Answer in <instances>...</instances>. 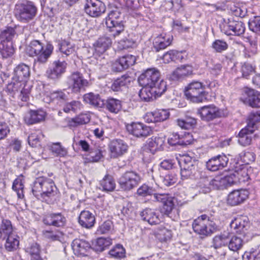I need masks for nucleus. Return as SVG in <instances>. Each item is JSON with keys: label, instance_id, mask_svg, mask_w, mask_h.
Here are the masks:
<instances>
[{"label": "nucleus", "instance_id": "8fccbe9b", "mask_svg": "<svg viewBox=\"0 0 260 260\" xmlns=\"http://www.w3.org/2000/svg\"><path fill=\"white\" fill-rule=\"evenodd\" d=\"M177 125L183 129H189L192 128L197 124V119L190 116H185L184 118L177 119Z\"/></svg>", "mask_w": 260, "mask_h": 260}, {"label": "nucleus", "instance_id": "a18cd8bd", "mask_svg": "<svg viewBox=\"0 0 260 260\" xmlns=\"http://www.w3.org/2000/svg\"><path fill=\"white\" fill-rule=\"evenodd\" d=\"M246 41L248 42L249 48H245L244 50V54L245 57L250 58L255 55L257 52V40L252 39L251 36H248L245 38Z\"/></svg>", "mask_w": 260, "mask_h": 260}, {"label": "nucleus", "instance_id": "6ab92c4d", "mask_svg": "<svg viewBox=\"0 0 260 260\" xmlns=\"http://www.w3.org/2000/svg\"><path fill=\"white\" fill-rule=\"evenodd\" d=\"M46 116V112L42 109L29 110L24 115L23 120L25 124L30 125L44 121Z\"/></svg>", "mask_w": 260, "mask_h": 260}, {"label": "nucleus", "instance_id": "4c0bfd02", "mask_svg": "<svg viewBox=\"0 0 260 260\" xmlns=\"http://www.w3.org/2000/svg\"><path fill=\"white\" fill-rule=\"evenodd\" d=\"M17 25L13 27L7 26L5 29L0 30V42L12 43L13 39L17 36Z\"/></svg>", "mask_w": 260, "mask_h": 260}, {"label": "nucleus", "instance_id": "4468645a", "mask_svg": "<svg viewBox=\"0 0 260 260\" xmlns=\"http://www.w3.org/2000/svg\"><path fill=\"white\" fill-rule=\"evenodd\" d=\"M240 100L252 108H260V92L248 87H244Z\"/></svg>", "mask_w": 260, "mask_h": 260}, {"label": "nucleus", "instance_id": "c756f323", "mask_svg": "<svg viewBox=\"0 0 260 260\" xmlns=\"http://www.w3.org/2000/svg\"><path fill=\"white\" fill-rule=\"evenodd\" d=\"M166 137L162 135L153 136L146 141V146L151 152L162 150L165 145Z\"/></svg>", "mask_w": 260, "mask_h": 260}, {"label": "nucleus", "instance_id": "e2e57ef3", "mask_svg": "<svg viewBox=\"0 0 260 260\" xmlns=\"http://www.w3.org/2000/svg\"><path fill=\"white\" fill-rule=\"evenodd\" d=\"M11 234H13L11 222L8 219H3L0 226V238L3 235L6 237Z\"/></svg>", "mask_w": 260, "mask_h": 260}, {"label": "nucleus", "instance_id": "4d7b16f0", "mask_svg": "<svg viewBox=\"0 0 260 260\" xmlns=\"http://www.w3.org/2000/svg\"><path fill=\"white\" fill-rule=\"evenodd\" d=\"M231 178V176H226L224 177L216 176L210 181V185L214 189H220L225 186L226 182L229 181Z\"/></svg>", "mask_w": 260, "mask_h": 260}, {"label": "nucleus", "instance_id": "39448f33", "mask_svg": "<svg viewBox=\"0 0 260 260\" xmlns=\"http://www.w3.org/2000/svg\"><path fill=\"white\" fill-rule=\"evenodd\" d=\"M154 198L162 205L161 212L164 215L175 220L179 214L176 212L174 198L168 193H154Z\"/></svg>", "mask_w": 260, "mask_h": 260}, {"label": "nucleus", "instance_id": "6e6552de", "mask_svg": "<svg viewBox=\"0 0 260 260\" xmlns=\"http://www.w3.org/2000/svg\"><path fill=\"white\" fill-rule=\"evenodd\" d=\"M141 181L140 175L133 171H127L122 173L118 180L120 188L123 191H129L136 187Z\"/></svg>", "mask_w": 260, "mask_h": 260}, {"label": "nucleus", "instance_id": "7ed1b4c3", "mask_svg": "<svg viewBox=\"0 0 260 260\" xmlns=\"http://www.w3.org/2000/svg\"><path fill=\"white\" fill-rule=\"evenodd\" d=\"M13 13L17 21L28 23L36 17L38 8L32 1L19 0L15 5Z\"/></svg>", "mask_w": 260, "mask_h": 260}, {"label": "nucleus", "instance_id": "20e7f679", "mask_svg": "<svg viewBox=\"0 0 260 260\" xmlns=\"http://www.w3.org/2000/svg\"><path fill=\"white\" fill-rule=\"evenodd\" d=\"M54 49V47L50 42L46 45L38 40H31L26 47V53L30 57H36V60L42 63L47 62L50 57Z\"/></svg>", "mask_w": 260, "mask_h": 260}, {"label": "nucleus", "instance_id": "f704fd0d", "mask_svg": "<svg viewBox=\"0 0 260 260\" xmlns=\"http://www.w3.org/2000/svg\"><path fill=\"white\" fill-rule=\"evenodd\" d=\"M183 52L185 51L170 50L163 54L161 59L165 63L176 61L182 62L185 58L182 54Z\"/></svg>", "mask_w": 260, "mask_h": 260}, {"label": "nucleus", "instance_id": "423d86ee", "mask_svg": "<svg viewBox=\"0 0 260 260\" xmlns=\"http://www.w3.org/2000/svg\"><path fill=\"white\" fill-rule=\"evenodd\" d=\"M197 114L199 115L202 120L210 122L217 118L226 117L228 112L226 109H220L211 104L199 108Z\"/></svg>", "mask_w": 260, "mask_h": 260}, {"label": "nucleus", "instance_id": "3c124183", "mask_svg": "<svg viewBox=\"0 0 260 260\" xmlns=\"http://www.w3.org/2000/svg\"><path fill=\"white\" fill-rule=\"evenodd\" d=\"M143 87L140 90L139 95L140 99L144 102H150L153 98H156L152 87L149 86H142Z\"/></svg>", "mask_w": 260, "mask_h": 260}, {"label": "nucleus", "instance_id": "58836bf2", "mask_svg": "<svg viewBox=\"0 0 260 260\" xmlns=\"http://www.w3.org/2000/svg\"><path fill=\"white\" fill-rule=\"evenodd\" d=\"M253 173V169L251 167H243L236 171L235 174L231 176H234L238 179L240 183L245 182L250 179Z\"/></svg>", "mask_w": 260, "mask_h": 260}, {"label": "nucleus", "instance_id": "f257e3e1", "mask_svg": "<svg viewBox=\"0 0 260 260\" xmlns=\"http://www.w3.org/2000/svg\"><path fill=\"white\" fill-rule=\"evenodd\" d=\"M218 86L215 80L209 81L206 85L199 80H193L185 86L184 95L190 102L202 103L208 101L209 97L214 96Z\"/></svg>", "mask_w": 260, "mask_h": 260}, {"label": "nucleus", "instance_id": "f03ea898", "mask_svg": "<svg viewBox=\"0 0 260 260\" xmlns=\"http://www.w3.org/2000/svg\"><path fill=\"white\" fill-rule=\"evenodd\" d=\"M31 192L38 199L48 204L56 200L58 189L54 181L47 177L41 176L36 178L31 185Z\"/></svg>", "mask_w": 260, "mask_h": 260}, {"label": "nucleus", "instance_id": "ddd939ff", "mask_svg": "<svg viewBox=\"0 0 260 260\" xmlns=\"http://www.w3.org/2000/svg\"><path fill=\"white\" fill-rule=\"evenodd\" d=\"M160 79V73L156 68H149L139 77L138 81L141 86L152 87Z\"/></svg>", "mask_w": 260, "mask_h": 260}, {"label": "nucleus", "instance_id": "2eb2a0df", "mask_svg": "<svg viewBox=\"0 0 260 260\" xmlns=\"http://www.w3.org/2000/svg\"><path fill=\"white\" fill-rule=\"evenodd\" d=\"M222 31L227 36L236 35L240 36L244 33L245 25L241 21L229 19L228 23L224 25Z\"/></svg>", "mask_w": 260, "mask_h": 260}, {"label": "nucleus", "instance_id": "864d4df0", "mask_svg": "<svg viewBox=\"0 0 260 260\" xmlns=\"http://www.w3.org/2000/svg\"><path fill=\"white\" fill-rule=\"evenodd\" d=\"M156 236L160 242H167L172 238V231L165 227H160L156 232Z\"/></svg>", "mask_w": 260, "mask_h": 260}, {"label": "nucleus", "instance_id": "e433bc0d", "mask_svg": "<svg viewBox=\"0 0 260 260\" xmlns=\"http://www.w3.org/2000/svg\"><path fill=\"white\" fill-rule=\"evenodd\" d=\"M131 81L132 78L128 74H124L114 81L111 88L114 91H121L123 87H127Z\"/></svg>", "mask_w": 260, "mask_h": 260}, {"label": "nucleus", "instance_id": "bb28decb", "mask_svg": "<svg viewBox=\"0 0 260 260\" xmlns=\"http://www.w3.org/2000/svg\"><path fill=\"white\" fill-rule=\"evenodd\" d=\"M141 219L150 225H156L161 222V217L156 210L145 208L140 213Z\"/></svg>", "mask_w": 260, "mask_h": 260}, {"label": "nucleus", "instance_id": "37998d69", "mask_svg": "<svg viewBox=\"0 0 260 260\" xmlns=\"http://www.w3.org/2000/svg\"><path fill=\"white\" fill-rule=\"evenodd\" d=\"M49 150L55 156L65 157L68 155V149L60 142L52 143L49 146Z\"/></svg>", "mask_w": 260, "mask_h": 260}, {"label": "nucleus", "instance_id": "69168bd1", "mask_svg": "<svg viewBox=\"0 0 260 260\" xmlns=\"http://www.w3.org/2000/svg\"><path fill=\"white\" fill-rule=\"evenodd\" d=\"M152 88L155 94V96H160L167 89V82L164 80H160L159 81L155 83L154 86H152Z\"/></svg>", "mask_w": 260, "mask_h": 260}, {"label": "nucleus", "instance_id": "49530a36", "mask_svg": "<svg viewBox=\"0 0 260 260\" xmlns=\"http://www.w3.org/2000/svg\"><path fill=\"white\" fill-rule=\"evenodd\" d=\"M229 235L220 234L215 236L212 241V247L215 249L228 246Z\"/></svg>", "mask_w": 260, "mask_h": 260}, {"label": "nucleus", "instance_id": "a19ab883", "mask_svg": "<svg viewBox=\"0 0 260 260\" xmlns=\"http://www.w3.org/2000/svg\"><path fill=\"white\" fill-rule=\"evenodd\" d=\"M24 176L23 175L18 176L13 181L12 189L17 193L19 199L24 198Z\"/></svg>", "mask_w": 260, "mask_h": 260}, {"label": "nucleus", "instance_id": "774afa93", "mask_svg": "<svg viewBox=\"0 0 260 260\" xmlns=\"http://www.w3.org/2000/svg\"><path fill=\"white\" fill-rule=\"evenodd\" d=\"M248 123L247 125L253 127V129H256V123L260 122V110L251 112L248 117Z\"/></svg>", "mask_w": 260, "mask_h": 260}, {"label": "nucleus", "instance_id": "9b49d317", "mask_svg": "<svg viewBox=\"0 0 260 260\" xmlns=\"http://www.w3.org/2000/svg\"><path fill=\"white\" fill-rule=\"evenodd\" d=\"M84 10L92 17H99L105 13L106 6L101 0H85Z\"/></svg>", "mask_w": 260, "mask_h": 260}, {"label": "nucleus", "instance_id": "393cba45", "mask_svg": "<svg viewBox=\"0 0 260 260\" xmlns=\"http://www.w3.org/2000/svg\"><path fill=\"white\" fill-rule=\"evenodd\" d=\"M30 75V68L24 63L18 64L14 69L13 77L26 84Z\"/></svg>", "mask_w": 260, "mask_h": 260}, {"label": "nucleus", "instance_id": "c9c22d12", "mask_svg": "<svg viewBox=\"0 0 260 260\" xmlns=\"http://www.w3.org/2000/svg\"><path fill=\"white\" fill-rule=\"evenodd\" d=\"M112 45V40L109 37L104 36L98 39L94 45L95 52L100 55L103 54Z\"/></svg>", "mask_w": 260, "mask_h": 260}, {"label": "nucleus", "instance_id": "7c9ffc66", "mask_svg": "<svg viewBox=\"0 0 260 260\" xmlns=\"http://www.w3.org/2000/svg\"><path fill=\"white\" fill-rule=\"evenodd\" d=\"M90 118V116L88 113H81L73 118H67L65 120L67 126L72 128L88 123Z\"/></svg>", "mask_w": 260, "mask_h": 260}, {"label": "nucleus", "instance_id": "f8f14e48", "mask_svg": "<svg viewBox=\"0 0 260 260\" xmlns=\"http://www.w3.org/2000/svg\"><path fill=\"white\" fill-rule=\"evenodd\" d=\"M68 82L72 91L76 93L84 90L89 85L88 80L85 79L83 75L78 71L73 72L69 76Z\"/></svg>", "mask_w": 260, "mask_h": 260}, {"label": "nucleus", "instance_id": "aec40b11", "mask_svg": "<svg viewBox=\"0 0 260 260\" xmlns=\"http://www.w3.org/2000/svg\"><path fill=\"white\" fill-rule=\"evenodd\" d=\"M136 61L135 56L127 54L117 58L112 64V69L117 72H121L133 66Z\"/></svg>", "mask_w": 260, "mask_h": 260}, {"label": "nucleus", "instance_id": "0e129e2a", "mask_svg": "<svg viewBox=\"0 0 260 260\" xmlns=\"http://www.w3.org/2000/svg\"><path fill=\"white\" fill-rule=\"evenodd\" d=\"M111 35L114 38L118 36L124 30V25L123 22H118L117 23L112 24L111 25H107Z\"/></svg>", "mask_w": 260, "mask_h": 260}, {"label": "nucleus", "instance_id": "f3484780", "mask_svg": "<svg viewBox=\"0 0 260 260\" xmlns=\"http://www.w3.org/2000/svg\"><path fill=\"white\" fill-rule=\"evenodd\" d=\"M230 226L237 234L245 235L250 228V221L247 216L239 215L232 220Z\"/></svg>", "mask_w": 260, "mask_h": 260}, {"label": "nucleus", "instance_id": "de8ad7c7", "mask_svg": "<svg viewBox=\"0 0 260 260\" xmlns=\"http://www.w3.org/2000/svg\"><path fill=\"white\" fill-rule=\"evenodd\" d=\"M7 237L5 243L6 249L9 251L16 250L19 245V237L16 234H11Z\"/></svg>", "mask_w": 260, "mask_h": 260}, {"label": "nucleus", "instance_id": "b1692460", "mask_svg": "<svg viewBox=\"0 0 260 260\" xmlns=\"http://www.w3.org/2000/svg\"><path fill=\"white\" fill-rule=\"evenodd\" d=\"M228 161V158L224 154L218 155L209 159L206 162V167L211 171H216L225 167Z\"/></svg>", "mask_w": 260, "mask_h": 260}, {"label": "nucleus", "instance_id": "ea45409f", "mask_svg": "<svg viewBox=\"0 0 260 260\" xmlns=\"http://www.w3.org/2000/svg\"><path fill=\"white\" fill-rule=\"evenodd\" d=\"M115 187L116 184L113 177L108 174L100 181V189L103 191H112Z\"/></svg>", "mask_w": 260, "mask_h": 260}, {"label": "nucleus", "instance_id": "a211bd4d", "mask_svg": "<svg viewBox=\"0 0 260 260\" xmlns=\"http://www.w3.org/2000/svg\"><path fill=\"white\" fill-rule=\"evenodd\" d=\"M173 40L174 38L172 33L162 32L153 39V48L156 52L164 50L172 45Z\"/></svg>", "mask_w": 260, "mask_h": 260}, {"label": "nucleus", "instance_id": "680f3d73", "mask_svg": "<svg viewBox=\"0 0 260 260\" xmlns=\"http://www.w3.org/2000/svg\"><path fill=\"white\" fill-rule=\"evenodd\" d=\"M24 85H25V84L20 81L15 80L12 77L11 82L7 84L6 91L11 94H14Z\"/></svg>", "mask_w": 260, "mask_h": 260}, {"label": "nucleus", "instance_id": "cd10ccee", "mask_svg": "<svg viewBox=\"0 0 260 260\" xmlns=\"http://www.w3.org/2000/svg\"><path fill=\"white\" fill-rule=\"evenodd\" d=\"M192 66L188 64L181 65L177 67L171 74L172 80L178 81L193 74Z\"/></svg>", "mask_w": 260, "mask_h": 260}, {"label": "nucleus", "instance_id": "13d9d810", "mask_svg": "<svg viewBox=\"0 0 260 260\" xmlns=\"http://www.w3.org/2000/svg\"><path fill=\"white\" fill-rule=\"evenodd\" d=\"M108 254L112 258L121 259L125 256V249L122 245L118 244L109 250Z\"/></svg>", "mask_w": 260, "mask_h": 260}, {"label": "nucleus", "instance_id": "09e8293b", "mask_svg": "<svg viewBox=\"0 0 260 260\" xmlns=\"http://www.w3.org/2000/svg\"><path fill=\"white\" fill-rule=\"evenodd\" d=\"M15 52L12 43L0 42V54L3 58L11 57Z\"/></svg>", "mask_w": 260, "mask_h": 260}, {"label": "nucleus", "instance_id": "052dcab7", "mask_svg": "<svg viewBox=\"0 0 260 260\" xmlns=\"http://www.w3.org/2000/svg\"><path fill=\"white\" fill-rule=\"evenodd\" d=\"M181 168L180 175L182 179H186L194 176L197 171V167L194 165L189 164V166H183Z\"/></svg>", "mask_w": 260, "mask_h": 260}, {"label": "nucleus", "instance_id": "2f4dec72", "mask_svg": "<svg viewBox=\"0 0 260 260\" xmlns=\"http://www.w3.org/2000/svg\"><path fill=\"white\" fill-rule=\"evenodd\" d=\"M247 125L245 127L241 129L238 136L239 143L243 146L249 145L252 141V135L255 130L253 129L252 126Z\"/></svg>", "mask_w": 260, "mask_h": 260}, {"label": "nucleus", "instance_id": "bf43d9fd", "mask_svg": "<svg viewBox=\"0 0 260 260\" xmlns=\"http://www.w3.org/2000/svg\"><path fill=\"white\" fill-rule=\"evenodd\" d=\"M121 15V13L118 9L111 11L106 17V25H111L112 24L122 22Z\"/></svg>", "mask_w": 260, "mask_h": 260}, {"label": "nucleus", "instance_id": "412c9836", "mask_svg": "<svg viewBox=\"0 0 260 260\" xmlns=\"http://www.w3.org/2000/svg\"><path fill=\"white\" fill-rule=\"evenodd\" d=\"M170 116V113L169 109H160L147 112L144 118L148 123L160 122L169 119Z\"/></svg>", "mask_w": 260, "mask_h": 260}, {"label": "nucleus", "instance_id": "dca6fc26", "mask_svg": "<svg viewBox=\"0 0 260 260\" xmlns=\"http://www.w3.org/2000/svg\"><path fill=\"white\" fill-rule=\"evenodd\" d=\"M249 191L246 189H239L232 191L227 197V204L232 206L239 205L248 198Z\"/></svg>", "mask_w": 260, "mask_h": 260}, {"label": "nucleus", "instance_id": "4be33fe9", "mask_svg": "<svg viewBox=\"0 0 260 260\" xmlns=\"http://www.w3.org/2000/svg\"><path fill=\"white\" fill-rule=\"evenodd\" d=\"M44 224L59 228L66 223V218L61 213H51L44 215L42 219Z\"/></svg>", "mask_w": 260, "mask_h": 260}, {"label": "nucleus", "instance_id": "338daca9", "mask_svg": "<svg viewBox=\"0 0 260 260\" xmlns=\"http://www.w3.org/2000/svg\"><path fill=\"white\" fill-rule=\"evenodd\" d=\"M228 43L222 40L216 39L212 43L211 47L217 53H221L228 48Z\"/></svg>", "mask_w": 260, "mask_h": 260}, {"label": "nucleus", "instance_id": "1a4fd4ad", "mask_svg": "<svg viewBox=\"0 0 260 260\" xmlns=\"http://www.w3.org/2000/svg\"><path fill=\"white\" fill-rule=\"evenodd\" d=\"M128 133L137 138H146L153 133L151 126L138 121H134L125 125Z\"/></svg>", "mask_w": 260, "mask_h": 260}, {"label": "nucleus", "instance_id": "c85d7f7f", "mask_svg": "<svg viewBox=\"0 0 260 260\" xmlns=\"http://www.w3.org/2000/svg\"><path fill=\"white\" fill-rule=\"evenodd\" d=\"M74 253L77 256H86L88 251L91 248L90 243L82 239H75L72 243Z\"/></svg>", "mask_w": 260, "mask_h": 260}, {"label": "nucleus", "instance_id": "603ef678", "mask_svg": "<svg viewBox=\"0 0 260 260\" xmlns=\"http://www.w3.org/2000/svg\"><path fill=\"white\" fill-rule=\"evenodd\" d=\"M112 244V239L110 238L99 237L96 239L94 248L96 251H103Z\"/></svg>", "mask_w": 260, "mask_h": 260}, {"label": "nucleus", "instance_id": "79ce46f5", "mask_svg": "<svg viewBox=\"0 0 260 260\" xmlns=\"http://www.w3.org/2000/svg\"><path fill=\"white\" fill-rule=\"evenodd\" d=\"M83 101L94 107L102 108L104 105V101L101 99L99 94H95L92 92L85 94Z\"/></svg>", "mask_w": 260, "mask_h": 260}, {"label": "nucleus", "instance_id": "0eeeda50", "mask_svg": "<svg viewBox=\"0 0 260 260\" xmlns=\"http://www.w3.org/2000/svg\"><path fill=\"white\" fill-rule=\"evenodd\" d=\"M192 227L193 232L202 237L211 236L215 230L210 221L209 217L206 214H202L195 219L192 223Z\"/></svg>", "mask_w": 260, "mask_h": 260}, {"label": "nucleus", "instance_id": "6e6d98bb", "mask_svg": "<svg viewBox=\"0 0 260 260\" xmlns=\"http://www.w3.org/2000/svg\"><path fill=\"white\" fill-rule=\"evenodd\" d=\"M59 49L61 53L66 56L74 54L76 53L75 45L65 40L61 42Z\"/></svg>", "mask_w": 260, "mask_h": 260}, {"label": "nucleus", "instance_id": "5701e85b", "mask_svg": "<svg viewBox=\"0 0 260 260\" xmlns=\"http://www.w3.org/2000/svg\"><path fill=\"white\" fill-rule=\"evenodd\" d=\"M67 64L64 61H60L57 60L54 61L53 66L49 68L47 70L46 76L50 79H58L66 72Z\"/></svg>", "mask_w": 260, "mask_h": 260}, {"label": "nucleus", "instance_id": "9d476101", "mask_svg": "<svg viewBox=\"0 0 260 260\" xmlns=\"http://www.w3.org/2000/svg\"><path fill=\"white\" fill-rule=\"evenodd\" d=\"M128 145L124 140L114 139L108 144L109 156L111 158L117 159L122 157L128 152Z\"/></svg>", "mask_w": 260, "mask_h": 260}, {"label": "nucleus", "instance_id": "c03bdc74", "mask_svg": "<svg viewBox=\"0 0 260 260\" xmlns=\"http://www.w3.org/2000/svg\"><path fill=\"white\" fill-rule=\"evenodd\" d=\"M244 243V241L241 238L233 236L230 239L229 238L228 246L231 251L238 252L242 248Z\"/></svg>", "mask_w": 260, "mask_h": 260}, {"label": "nucleus", "instance_id": "a878e982", "mask_svg": "<svg viewBox=\"0 0 260 260\" xmlns=\"http://www.w3.org/2000/svg\"><path fill=\"white\" fill-rule=\"evenodd\" d=\"M65 89L56 90L46 91L43 95V101L45 103L49 104L51 103H56L64 102L68 99V95L64 92Z\"/></svg>", "mask_w": 260, "mask_h": 260}, {"label": "nucleus", "instance_id": "473e14b6", "mask_svg": "<svg viewBox=\"0 0 260 260\" xmlns=\"http://www.w3.org/2000/svg\"><path fill=\"white\" fill-rule=\"evenodd\" d=\"M78 222L83 228L91 229L95 223V217L90 211L83 210L78 217Z\"/></svg>", "mask_w": 260, "mask_h": 260}, {"label": "nucleus", "instance_id": "5fc2aeb1", "mask_svg": "<svg viewBox=\"0 0 260 260\" xmlns=\"http://www.w3.org/2000/svg\"><path fill=\"white\" fill-rule=\"evenodd\" d=\"M42 136V132L40 129L32 131L28 137V142L29 145L32 147L40 146V139Z\"/></svg>", "mask_w": 260, "mask_h": 260}, {"label": "nucleus", "instance_id": "72a5a7b5", "mask_svg": "<svg viewBox=\"0 0 260 260\" xmlns=\"http://www.w3.org/2000/svg\"><path fill=\"white\" fill-rule=\"evenodd\" d=\"M110 113L117 114L119 113L122 108V101L119 99L109 97L104 102L103 107Z\"/></svg>", "mask_w": 260, "mask_h": 260}]
</instances>
